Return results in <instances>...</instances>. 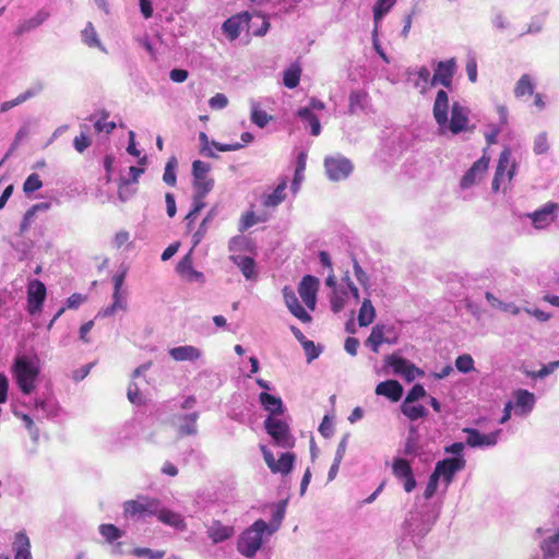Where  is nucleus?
Masks as SVG:
<instances>
[{"mask_svg": "<svg viewBox=\"0 0 559 559\" xmlns=\"http://www.w3.org/2000/svg\"><path fill=\"white\" fill-rule=\"evenodd\" d=\"M442 491H418L405 519L403 531L417 545L436 523L442 506Z\"/></svg>", "mask_w": 559, "mask_h": 559, "instance_id": "obj_1", "label": "nucleus"}, {"mask_svg": "<svg viewBox=\"0 0 559 559\" xmlns=\"http://www.w3.org/2000/svg\"><path fill=\"white\" fill-rule=\"evenodd\" d=\"M288 499H282L276 503L269 506L271 510V522L266 523L263 520H257L251 526L241 533L238 539V551L247 557L252 558L260 550L263 543V535L271 536L280 527L285 518Z\"/></svg>", "mask_w": 559, "mask_h": 559, "instance_id": "obj_2", "label": "nucleus"}, {"mask_svg": "<svg viewBox=\"0 0 559 559\" xmlns=\"http://www.w3.org/2000/svg\"><path fill=\"white\" fill-rule=\"evenodd\" d=\"M465 460L463 456L448 457L436 464L426 489H436L439 483L449 486L456 472L463 469Z\"/></svg>", "mask_w": 559, "mask_h": 559, "instance_id": "obj_3", "label": "nucleus"}, {"mask_svg": "<svg viewBox=\"0 0 559 559\" xmlns=\"http://www.w3.org/2000/svg\"><path fill=\"white\" fill-rule=\"evenodd\" d=\"M39 369L25 357H17L12 366V374L20 390L28 395L35 389Z\"/></svg>", "mask_w": 559, "mask_h": 559, "instance_id": "obj_4", "label": "nucleus"}, {"mask_svg": "<svg viewBox=\"0 0 559 559\" xmlns=\"http://www.w3.org/2000/svg\"><path fill=\"white\" fill-rule=\"evenodd\" d=\"M162 503L154 498L139 496L135 500L124 502V512L130 518L156 516Z\"/></svg>", "mask_w": 559, "mask_h": 559, "instance_id": "obj_5", "label": "nucleus"}, {"mask_svg": "<svg viewBox=\"0 0 559 559\" xmlns=\"http://www.w3.org/2000/svg\"><path fill=\"white\" fill-rule=\"evenodd\" d=\"M266 432L272 437L274 443L281 448H293L295 438L292 436L289 426L282 419L269 416L264 420Z\"/></svg>", "mask_w": 559, "mask_h": 559, "instance_id": "obj_6", "label": "nucleus"}, {"mask_svg": "<svg viewBox=\"0 0 559 559\" xmlns=\"http://www.w3.org/2000/svg\"><path fill=\"white\" fill-rule=\"evenodd\" d=\"M542 537L540 548L544 557H559V527L556 523H546L537 530Z\"/></svg>", "mask_w": 559, "mask_h": 559, "instance_id": "obj_7", "label": "nucleus"}, {"mask_svg": "<svg viewBox=\"0 0 559 559\" xmlns=\"http://www.w3.org/2000/svg\"><path fill=\"white\" fill-rule=\"evenodd\" d=\"M261 450L263 453L265 464L267 465L272 473L287 475L292 471L294 462L296 460V455L294 453H283L278 457V460H275L273 453L269 451L265 447H261Z\"/></svg>", "mask_w": 559, "mask_h": 559, "instance_id": "obj_8", "label": "nucleus"}, {"mask_svg": "<svg viewBox=\"0 0 559 559\" xmlns=\"http://www.w3.org/2000/svg\"><path fill=\"white\" fill-rule=\"evenodd\" d=\"M324 167L329 178L334 181L347 178L353 171L352 162L343 156L326 157Z\"/></svg>", "mask_w": 559, "mask_h": 559, "instance_id": "obj_9", "label": "nucleus"}, {"mask_svg": "<svg viewBox=\"0 0 559 559\" xmlns=\"http://www.w3.org/2000/svg\"><path fill=\"white\" fill-rule=\"evenodd\" d=\"M211 166L202 160L192 163L193 189L194 191L210 192L214 187V179L209 177Z\"/></svg>", "mask_w": 559, "mask_h": 559, "instance_id": "obj_10", "label": "nucleus"}, {"mask_svg": "<svg viewBox=\"0 0 559 559\" xmlns=\"http://www.w3.org/2000/svg\"><path fill=\"white\" fill-rule=\"evenodd\" d=\"M46 286L39 280L32 281L27 286V311L29 314L39 313L46 299Z\"/></svg>", "mask_w": 559, "mask_h": 559, "instance_id": "obj_11", "label": "nucleus"}, {"mask_svg": "<svg viewBox=\"0 0 559 559\" xmlns=\"http://www.w3.org/2000/svg\"><path fill=\"white\" fill-rule=\"evenodd\" d=\"M318 288L319 280L312 275H305L299 283L298 294L310 310L316 308Z\"/></svg>", "mask_w": 559, "mask_h": 559, "instance_id": "obj_12", "label": "nucleus"}, {"mask_svg": "<svg viewBox=\"0 0 559 559\" xmlns=\"http://www.w3.org/2000/svg\"><path fill=\"white\" fill-rule=\"evenodd\" d=\"M455 68L454 59L438 62L431 79V85L439 83L444 87H451Z\"/></svg>", "mask_w": 559, "mask_h": 559, "instance_id": "obj_13", "label": "nucleus"}, {"mask_svg": "<svg viewBox=\"0 0 559 559\" xmlns=\"http://www.w3.org/2000/svg\"><path fill=\"white\" fill-rule=\"evenodd\" d=\"M250 15L247 12L239 13L227 19L222 26V29L229 40H235L239 37L241 28L249 24Z\"/></svg>", "mask_w": 559, "mask_h": 559, "instance_id": "obj_14", "label": "nucleus"}, {"mask_svg": "<svg viewBox=\"0 0 559 559\" xmlns=\"http://www.w3.org/2000/svg\"><path fill=\"white\" fill-rule=\"evenodd\" d=\"M283 297L287 308L289 309L293 316H295L304 323H308L311 321V316L299 304L295 292L290 287L285 286L283 288Z\"/></svg>", "mask_w": 559, "mask_h": 559, "instance_id": "obj_15", "label": "nucleus"}, {"mask_svg": "<svg viewBox=\"0 0 559 559\" xmlns=\"http://www.w3.org/2000/svg\"><path fill=\"white\" fill-rule=\"evenodd\" d=\"M393 474L403 483L404 489H414L416 486L411 464L405 459H397L393 463Z\"/></svg>", "mask_w": 559, "mask_h": 559, "instance_id": "obj_16", "label": "nucleus"}, {"mask_svg": "<svg viewBox=\"0 0 559 559\" xmlns=\"http://www.w3.org/2000/svg\"><path fill=\"white\" fill-rule=\"evenodd\" d=\"M489 157L481 156L478 160H476L472 167L465 173V175L461 179V187L463 189L469 188L473 186L477 178L481 177L485 171L488 169Z\"/></svg>", "mask_w": 559, "mask_h": 559, "instance_id": "obj_17", "label": "nucleus"}, {"mask_svg": "<svg viewBox=\"0 0 559 559\" xmlns=\"http://www.w3.org/2000/svg\"><path fill=\"white\" fill-rule=\"evenodd\" d=\"M206 534L213 544H219L231 538L235 534V528L231 525H225L221 521L215 520L206 526Z\"/></svg>", "mask_w": 559, "mask_h": 559, "instance_id": "obj_18", "label": "nucleus"}, {"mask_svg": "<svg viewBox=\"0 0 559 559\" xmlns=\"http://www.w3.org/2000/svg\"><path fill=\"white\" fill-rule=\"evenodd\" d=\"M463 431L467 435V445L472 448L495 445L498 441L499 431L490 432L487 435L480 433L477 429L474 428H465Z\"/></svg>", "mask_w": 559, "mask_h": 559, "instance_id": "obj_19", "label": "nucleus"}, {"mask_svg": "<svg viewBox=\"0 0 559 559\" xmlns=\"http://www.w3.org/2000/svg\"><path fill=\"white\" fill-rule=\"evenodd\" d=\"M468 118L467 112L464 107H462L459 103H454L452 105L451 110V119H450V130L453 134H457L467 129Z\"/></svg>", "mask_w": 559, "mask_h": 559, "instance_id": "obj_20", "label": "nucleus"}, {"mask_svg": "<svg viewBox=\"0 0 559 559\" xmlns=\"http://www.w3.org/2000/svg\"><path fill=\"white\" fill-rule=\"evenodd\" d=\"M396 0H378L373 7V21H374V28H373V37L377 38L378 35V28L379 23L383 19V16L392 9V7L395 4ZM374 47L380 52V55L385 59L384 53L379 49V45L377 43V39H374Z\"/></svg>", "mask_w": 559, "mask_h": 559, "instance_id": "obj_21", "label": "nucleus"}, {"mask_svg": "<svg viewBox=\"0 0 559 559\" xmlns=\"http://www.w3.org/2000/svg\"><path fill=\"white\" fill-rule=\"evenodd\" d=\"M14 559H33L31 554V540L25 531H20L14 535L12 543Z\"/></svg>", "mask_w": 559, "mask_h": 559, "instance_id": "obj_22", "label": "nucleus"}, {"mask_svg": "<svg viewBox=\"0 0 559 559\" xmlns=\"http://www.w3.org/2000/svg\"><path fill=\"white\" fill-rule=\"evenodd\" d=\"M376 394L383 395L392 402H397L403 395V386L396 380H386L376 386Z\"/></svg>", "mask_w": 559, "mask_h": 559, "instance_id": "obj_23", "label": "nucleus"}, {"mask_svg": "<svg viewBox=\"0 0 559 559\" xmlns=\"http://www.w3.org/2000/svg\"><path fill=\"white\" fill-rule=\"evenodd\" d=\"M449 97L445 91L440 90L437 93L433 104V117L439 126L448 122Z\"/></svg>", "mask_w": 559, "mask_h": 559, "instance_id": "obj_24", "label": "nucleus"}, {"mask_svg": "<svg viewBox=\"0 0 559 559\" xmlns=\"http://www.w3.org/2000/svg\"><path fill=\"white\" fill-rule=\"evenodd\" d=\"M156 518L163 524L168 525L177 531H185L187 528V524L181 514L164 507H160Z\"/></svg>", "mask_w": 559, "mask_h": 559, "instance_id": "obj_25", "label": "nucleus"}, {"mask_svg": "<svg viewBox=\"0 0 559 559\" xmlns=\"http://www.w3.org/2000/svg\"><path fill=\"white\" fill-rule=\"evenodd\" d=\"M386 326L384 324H376L371 329V333L366 340L365 344L368 346L374 354L379 353L380 345L384 343L392 344L394 341H390L385 337Z\"/></svg>", "mask_w": 559, "mask_h": 559, "instance_id": "obj_26", "label": "nucleus"}, {"mask_svg": "<svg viewBox=\"0 0 559 559\" xmlns=\"http://www.w3.org/2000/svg\"><path fill=\"white\" fill-rule=\"evenodd\" d=\"M124 278H126V272H121L114 276V278H112V281H114V295H112L114 302L110 307H107L104 310V312H103L104 316H111L115 313V311L117 309L124 308V305L122 304L121 294H120Z\"/></svg>", "mask_w": 559, "mask_h": 559, "instance_id": "obj_27", "label": "nucleus"}, {"mask_svg": "<svg viewBox=\"0 0 559 559\" xmlns=\"http://www.w3.org/2000/svg\"><path fill=\"white\" fill-rule=\"evenodd\" d=\"M557 205L554 203L547 204L544 209L535 211L530 215L536 228H544L555 219V211Z\"/></svg>", "mask_w": 559, "mask_h": 559, "instance_id": "obj_28", "label": "nucleus"}, {"mask_svg": "<svg viewBox=\"0 0 559 559\" xmlns=\"http://www.w3.org/2000/svg\"><path fill=\"white\" fill-rule=\"evenodd\" d=\"M50 13L44 9L39 10L32 19L25 20L20 23L14 32L16 36H21L24 33L29 32L41 25L48 17Z\"/></svg>", "mask_w": 559, "mask_h": 559, "instance_id": "obj_29", "label": "nucleus"}, {"mask_svg": "<svg viewBox=\"0 0 559 559\" xmlns=\"http://www.w3.org/2000/svg\"><path fill=\"white\" fill-rule=\"evenodd\" d=\"M230 260L239 267L247 280H257L255 262L251 257L231 255Z\"/></svg>", "mask_w": 559, "mask_h": 559, "instance_id": "obj_30", "label": "nucleus"}, {"mask_svg": "<svg viewBox=\"0 0 559 559\" xmlns=\"http://www.w3.org/2000/svg\"><path fill=\"white\" fill-rule=\"evenodd\" d=\"M169 355L174 360H197L201 356V352L191 345L178 346L169 350Z\"/></svg>", "mask_w": 559, "mask_h": 559, "instance_id": "obj_31", "label": "nucleus"}, {"mask_svg": "<svg viewBox=\"0 0 559 559\" xmlns=\"http://www.w3.org/2000/svg\"><path fill=\"white\" fill-rule=\"evenodd\" d=\"M348 112L356 115L366 109L369 100V95L365 91H353L349 94Z\"/></svg>", "mask_w": 559, "mask_h": 559, "instance_id": "obj_32", "label": "nucleus"}, {"mask_svg": "<svg viewBox=\"0 0 559 559\" xmlns=\"http://www.w3.org/2000/svg\"><path fill=\"white\" fill-rule=\"evenodd\" d=\"M259 401L262 406L273 415H281L284 412L282 400L266 392H261Z\"/></svg>", "mask_w": 559, "mask_h": 559, "instance_id": "obj_33", "label": "nucleus"}, {"mask_svg": "<svg viewBox=\"0 0 559 559\" xmlns=\"http://www.w3.org/2000/svg\"><path fill=\"white\" fill-rule=\"evenodd\" d=\"M515 406L521 408L522 414L531 412L535 404V396L527 390H518L514 392Z\"/></svg>", "mask_w": 559, "mask_h": 559, "instance_id": "obj_34", "label": "nucleus"}, {"mask_svg": "<svg viewBox=\"0 0 559 559\" xmlns=\"http://www.w3.org/2000/svg\"><path fill=\"white\" fill-rule=\"evenodd\" d=\"M376 318V309L369 298L364 299L358 313L359 326H368Z\"/></svg>", "mask_w": 559, "mask_h": 559, "instance_id": "obj_35", "label": "nucleus"}, {"mask_svg": "<svg viewBox=\"0 0 559 559\" xmlns=\"http://www.w3.org/2000/svg\"><path fill=\"white\" fill-rule=\"evenodd\" d=\"M49 207L50 204L47 202L32 205L24 214V217L20 226V233L24 234L28 230L38 211H47Z\"/></svg>", "mask_w": 559, "mask_h": 559, "instance_id": "obj_36", "label": "nucleus"}, {"mask_svg": "<svg viewBox=\"0 0 559 559\" xmlns=\"http://www.w3.org/2000/svg\"><path fill=\"white\" fill-rule=\"evenodd\" d=\"M301 76V67L299 63L290 64L283 73V83L287 88L298 86Z\"/></svg>", "mask_w": 559, "mask_h": 559, "instance_id": "obj_37", "label": "nucleus"}, {"mask_svg": "<svg viewBox=\"0 0 559 559\" xmlns=\"http://www.w3.org/2000/svg\"><path fill=\"white\" fill-rule=\"evenodd\" d=\"M297 116L301 121L307 122L311 129V134L318 136L321 133V123L318 117L310 110V108H300Z\"/></svg>", "mask_w": 559, "mask_h": 559, "instance_id": "obj_38", "label": "nucleus"}, {"mask_svg": "<svg viewBox=\"0 0 559 559\" xmlns=\"http://www.w3.org/2000/svg\"><path fill=\"white\" fill-rule=\"evenodd\" d=\"M414 402H403L401 409L402 413L412 421L417 420L427 416V409L424 405L417 404L414 405Z\"/></svg>", "mask_w": 559, "mask_h": 559, "instance_id": "obj_39", "label": "nucleus"}, {"mask_svg": "<svg viewBox=\"0 0 559 559\" xmlns=\"http://www.w3.org/2000/svg\"><path fill=\"white\" fill-rule=\"evenodd\" d=\"M199 415L197 413H192L189 415H185L181 420L182 424L178 428V433L180 437L195 435L198 431L197 420Z\"/></svg>", "mask_w": 559, "mask_h": 559, "instance_id": "obj_40", "label": "nucleus"}, {"mask_svg": "<svg viewBox=\"0 0 559 559\" xmlns=\"http://www.w3.org/2000/svg\"><path fill=\"white\" fill-rule=\"evenodd\" d=\"M209 192H201V191H194L193 194V207L192 210L187 214L186 219L189 221L187 224V227L191 230L192 221L193 218L204 209L205 202L204 199Z\"/></svg>", "mask_w": 559, "mask_h": 559, "instance_id": "obj_41", "label": "nucleus"}, {"mask_svg": "<svg viewBox=\"0 0 559 559\" xmlns=\"http://www.w3.org/2000/svg\"><path fill=\"white\" fill-rule=\"evenodd\" d=\"M507 170H508V179L511 180L514 175L515 166L512 165L510 167V153H509V151L504 150L499 155L498 165H497L495 174L503 177L504 173Z\"/></svg>", "mask_w": 559, "mask_h": 559, "instance_id": "obj_42", "label": "nucleus"}, {"mask_svg": "<svg viewBox=\"0 0 559 559\" xmlns=\"http://www.w3.org/2000/svg\"><path fill=\"white\" fill-rule=\"evenodd\" d=\"M39 91H40V87H38L37 90H27L24 93H22L19 96H16L14 99L8 100V102H3L0 105V112H5V111L12 109L13 107H15L17 105H21V104L25 103L26 100H28L32 97H34Z\"/></svg>", "mask_w": 559, "mask_h": 559, "instance_id": "obj_43", "label": "nucleus"}, {"mask_svg": "<svg viewBox=\"0 0 559 559\" xmlns=\"http://www.w3.org/2000/svg\"><path fill=\"white\" fill-rule=\"evenodd\" d=\"M534 92V84L528 74H523L520 80L516 82L514 87V95L516 97H523L532 95Z\"/></svg>", "mask_w": 559, "mask_h": 559, "instance_id": "obj_44", "label": "nucleus"}, {"mask_svg": "<svg viewBox=\"0 0 559 559\" xmlns=\"http://www.w3.org/2000/svg\"><path fill=\"white\" fill-rule=\"evenodd\" d=\"M177 165H178L177 158L175 156H171L168 158L166 166H165L163 180L166 185H168L170 187L176 186V182H177V176H176Z\"/></svg>", "mask_w": 559, "mask_h": 559, "instance_id": "obj_45", "label": "nucleus"}, {"mask_svg": "<svg viewBox=\"0 0 559 559\" xmlns=\"http://www.w3.org/2000/svg\"><path fill=\"white\" fill-rule=\"evenodd\" d=\"M348 292L346 289H334L330 299L331 309L334 313H338L346 304Z\"/></svg>", "mask_w": 559, "mask_h": 559, "instance_id": "obj_46", "label": "nucleus"}, {"mask_svg": "<svg viewBox=\"0 0 559 559\" xmlns=\"http://www.w3.org/2000/svg\"><path fill=\"white\" fill-rule=\"evenodd\" d=\"M285 189H286V182L280 183L275 190L266 197L264 200V205L270 206H276L285 199Z\"/></svg>", "mask_w": 559, "mask_h": 559, "instance_id": "obj_47", "label": "nucleus"}, {"mask_svg": "<svg viewBox=\"0 0 559 559\" xmlns=\"http://www.w3.org/2000/svg\"><path fill=\"white\" fill-rule=\"evenodd\" d=\"M82 38L88 47H102L96 29L91 22H88L82 31Z\"/></svg>", "mask_w": 559, "mask_h": 559, "instance_id": "obj_48", "label": "nucleus"}, {"mask_svg": "<svg viewBox=\"0 0 559 559\" xmlns=\"http://www.w3.org/2000/svg\"><path fill=\"white\" fill-rule=\"evenodd\" d=\"M385 361L396 374H402L409 365L408 360L395 354L386 356Z\"/></svg>", "mask_w": 559, "mask_h": 559, "instance_id": "obj_49", "label": "nucleus"}, {"mask_svg": "<svg viewBox=\"0 0 559 559\" xmlns=\"http://www.w3.org/2000/svg\"><path fill=\"white\" fill-rule=\"evenodd\" d=\"M99 533L108 543H112L122 536V532L112 524H102Z\"/></svg>", "mask_w": 559, "mask_h": 559, "instance_id": "obj_50", "label": "nucleus"}, {"mask_svg": "<svg viewBox=\"0 0 559 559\" xmlns=\"http://www.w3.org/2000/svg\"><path fill=\"white\" fill-rule=\"evenodd\" d=\"M214 218V211H210L207 213V215L203 218V221L201 222L198 230L193 234L192 236V240H193V247H195L197 245L200 243V241L202 240V238L205 236L206 231H207V224L210 222H212V219Z\"/></svg>", "mask_w": 559, "mask_h": 559, "instance_id": "obj_51", "label": "nucleus"}, {"mask_svg": "<svg viewBox=\"0 0 559 559\" xmlns=\"http://www.w3.org/2000/svg\"><path fill=\"white\" fill-rule=\"evenodd\" d=\"M43 187V181L38 174H31L23 183V191L26 194L33 193Z\"/></svg>", "mask_w": 559, "mask_h": 559, "instance_id": "obj_52", "label": "nucleus"}, {"mask_svg": "<svg viewBox=\"0 0 559 559\" xmlns=\"http://www.w3.org/2000/svg\"><path fill=\"white\" fill-rule=\"evenodd\" d=\"M108 117L109 114L103 110L100 119H98L94 124L97 132H106L109 134L115 130L116 123L112 121H107Z\"/></svg>", "mask_w": 559, "mask_h": 559, "instance_id": "obj_53", "label": "nucleus"}, {"mask_svg": "<svg viewBox=\"0 0 559 559\" xmlns=\"http://www.w3.org/2000/svg\"><path fill=\"white\" fill-rule=\"evenodd\" d=\"M132 555L135 557H146L148 559H163L165 556L164 550H154L151 548L136 547L132 550Z\"/></svg>", "mask_w": 559, "mask_h": 559, "instance_id": "obj_54", "label": "nucleus"}, {"mask_svg": "<svg viewBox=\"0 0 559 559\" xmlns=\"http://www.w3.org/2000/svg\"><path fill=\"white\" fill-rule=\"evenodd\" d=\"M455 367L461 372H469L474 369V360L468 354L461 355L455 359Z\"/></svg>", "mask_w": 559, "mask_h": 559, "instance_id": "obj_55", "label": "nucleus"}, {"mask_svg": "<svg viewBox=\"0 0 559 559\" xmlns=\"http://www.w3.org/2000/svg\"><path fill=\"white\" fill-rule=\"evenodd\" d=\"M270 119L271 117L265 111L257 107L251 111V121L260 128H264L269 123Z\"/></svg>", "mask_w": 559, "mask_h": 559, "instance_id": "obj_56", "label": "nucleus"}, {"mask_svg": "<svg viewBox=\"0 0 559 559\" xmlns=\"http://www.w3.org/2000/svg\"><path fill=\"white\" fill-rule=\"evenodd\" d=\"M128 400L134 405H143L144 399L136 383H130L127 392Z\"/></svg>", "mask_w": 559, "mask_h": 559, "instance_id": "obj_57", "label": "nucleus"}, {"mask_svg": "<svg viewBox=\"0 0 559 559\" xmlns=\"http://www.w3.org/2000/svg\"><path fill=\"white\" fill-rule=\"evenodd\" d=\"M418 81L415 83L417 88H420V92H425L428 88L430 81V71L426 67H421L418 72Z\"/></svg>", "mask_w": 559, "mask_h": 559, "instance_id": "obj_58", "label": "nucleus"}, {"mask_svg": "<svg viewBox=\"0 0 559 559\" xmlns=\"http://www.w3.org/2000/svg\"><path fill=\"white\" fill-rule=\"evenodd\" d=\"M92 144L90 136L82 131L80 135H76L73 140V146L76 152L83 153L86 148H88Z\"/></svg>", "mask_w": 559, "mask_h": 559, "instance_id": "obj_59", "label": "nucleus"}, {"mask_svg": "<svg viewBox=\"0 0 559 559\" xmlns=\"http://www.w3.org/2000/svg\"><path fill=\"white\" fill-rule=\"evenodd\" d=\"M549 148L548 139L545 133H540L535 138L534 152L538 155L545 154Z\"/></svg>", "mask_w": 559, "mask_h": 559, "instance_id": "obj_60", "label": "nucleus"}, {"mask_svg": "<svg viewBox=\"0 0 559 559\" xmlns=\"http://www.w3.org/2000/svg\"><path fill=\"white\" fill-rule=\"evenodd\" d=\"M257 223H259V218L257 217L254 212H246L241 216L239 230L243 231L250 228L251 226L255 225Z\"/></svg>", "mask_w": 559, "mask_h": 559, "instance_id": "obj_61", "label": "nucleus"}, {"mask_svg": "<svg viewBox=\"0 0 559 559\" xmlns=\"http://www.w3.org/2000/svg\"><path fill=\"white\" fill-rule=\"evenodd\" d=\"M426 395V390L425 388L417 383L415 384L407 393L404 402H415L421 397H424Z\"/></svg>", "mask_w": 559, "mask_h": 559, "instance_id": "obj_62", "label": "nucleus"}, {"mask_svg": "<svg viewBox=\"0 0 559 559\" xmlns=\"http://www.w3.org/2000/svg\"><path fill=\"white\" fill-rule=\"evenodd\" d=\"M144 173V168L131 166L129 168V179L121 180L119 189H121L122 186H128L130 183H136L139 181L140 176Z\"/></svg>", "mask_w": 559, "mask_h": 559, "instance_id": "obj_63", "label": "nucleus"}, {"mask_svg": "<svg viewBox=\"0 0 559 559\" xmlns=\"http://www.w3.org/2000/svg\"><path fill=\"white\" fill-rule=\"evenodd\" d=\"M192 269L190 254L185 255L177 265V271L182 276H186Z\"/></svg>", "mask_w": 559, "mask_h": 559, "instance_id": "obj_64", "label": "nucleus"}]
</instances>
